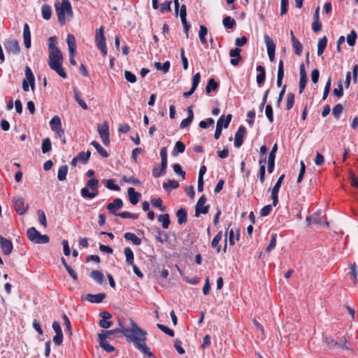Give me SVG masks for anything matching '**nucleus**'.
Masks as SVG:
<instances>
[{
	"instance_id": "bf43d9fd",
	"label": "nucleus",
	"mask_w": 358,
	"mask_h": 358,
	"mask_svg": "<svg viewBox=\"0 0 358 358\" xmlns=\"http://www.w3.org/2000/svg\"><path fill=\"white\" fill-rule=\"evenodd\" d=\"M48 50L49 52H51L52 50H59L58 47L55 45L57 42V38L55 36H52L48 39Z\"/></svg>"
},
{
	"instance_id": "37998d69",
	"label": "nucleus",
	"mask_w": 358,
	"mask_h": 358,
	"mask_svg": "<svg viewBox=\"0 0 358 358\" xmlns=\"http://www.w3.org/2000/svg\"><path fill=\"white\" fill-rule=\"evenodd\" d=\"M264 42L266 45L267 52L271 51V50H275V45L272 40L271 38H270L268 35H264Z\"/></svg>"
},
{
	"instance_id": "4d7b16f0",
	"label": "nucleus",
	"mask_w": 358,
	"mask_h": 358,
	"mask_svg": "<svg viewBox=\"0 0 358 358\" xmlns=\"http://www.w3.org/2000/svg\"><path fill=\"white\" fill-rule=\"evenodd\" d=\"M350 269H351V271H350L351 279L354 282L355 284H357L358 271L357 270V265L355 263H354L351 266Z\"/></svg>"
},
{
	"instance_id": "6e6d98bb",
	"label": "nucleus",
	"mask_w": 358,
	"mask_h": 358,
	"mask_svg": "<svg viewBox=\"0 0 358 358\" xmlns=\"http://www.w3.org/2000/svg\"><path fill=\"white\" fill-rule=\"evenodd\" d=\"M174 172L182 178V180L185 179V172L182 170L181 166L178 164H176L173 166Z\"/></svg>"
},
{
	"instance_id": "5fc2aeb1",
	"label": "nucleus",
	"mask_w": 358,
	"mask_h": 358,
	"mask_svg": "<svg viewBox=\"0 0 358 358\" xmlns=\"http://www.w3.org/2000/svg\"><path fill=\"white\" fill-rule=\"evenodd\" d=\"M37 215L38 217V221L44 227H47V221H46V217L44 211L43 210H38Z\"/></svg>"
},
{
	"instance_id": "338daca9",
	"label": "nucleus",
	"mask_w": 358,
	"mask_h": 358,
	"mask_svg": "<svg viewBox=\"0 0 358 358\" xmlns=\"http://www.w3.org/2000/svg\"><path fill=\"white\" fill-rule=\"evenodd\" d=\"M265 114L270 122L273 121V108L271 105H266L265 108Z\"/></svg>"
},
{
	"instance_id": "412c9836",
	"label": "nucleus",
	"mask_w": 358,
	"mask_h": 358,
	"mask_svg": "<svg viewBox=\"0 0 358 358\" xmlns=\"http://www.w3.org/2000/svg\"><path fill=\"white\" fill-rule=\"evenodd\" d=\"M23 40L24 46L29 48L31 47V32L27 23L24 24Z\"/></svg>"
},
{
	"instance_id": "49530a36",
	"label": "nucleus",
	"mask_w": 358,
	"mask_h": 358,
	"mask_svg": "<svg viewBox=\"0 0 358 358\" xmlns=\"http://www.w3.org/2000/svg\"><path fill=\"white\" fill-rule=\"evenodd\" d=\"M75 99L79 106L84 110H87L88 108L87 105L83 101V99L80 97L78 92L74 89Z\"/></svg>"
},
{
	"instance_id": "9d476101",
	"label": "nucleus",
	"mask_w": 358,
	"mask_h": 358,
	"mask_svg": "<svg viewBox=\"0 0 358 358\" xmlns=\"http://www.w3.org/2000/svg\"><path fill=\"white\" fill-rule=\"evenodd\" d=\"M206 199L202 196L197 201L195 207V216L199 217L200 214H207L208 212V206H204Z\"/></svg>"
},
{
	"instance_id": "dca6fc26",
	"label": "nucleus",
	"mask_w": 358,
	"mask_h": 358,
	"mask_svg": "<svg viewBox=\"0 0 358 358\" xmlns=\"http://www.w3.org/2000/svg\"><path fill=\"white\" fill-rule=\"evenodd\" d=\"M324 341L328 345L329 348H341L342 349H347L349 350L350 348L347 347L346 343L347 340L345 338L343 343H339L338 342H336L333 338H324Z\"/></svg>"
},
{
	"instance_id": "7c9ffc66",
	"label": "nucleus",
	"mask_w": 358,
	"mask_h": 358,
	"mask_svg": "<svg viewBox=\"0 0 358 358\" xmlns=\"http://www.w3.org/2000/svg\"><path fill=\"white\" fill-rule=\"evenodd\" d=\"M68 172V166L66 165L61 166L59 168L57 172V178L60 181H64L66 178V175Z\"/></svg>"
},
{
	"instance_id": "052dcab7",
	"label": "nucleus",
	"mask_w": 358,
	"mask_h": 358,
	"mask_svg": "<svg viewBox=\"0 0 358 358\" xmlns=\"http://www.w3.org/2000/svg\"><path fill=\"white\" fill-rule=\"evenodd\" d=\"M50 241V238L47 235H43L41 233L38 234V235L36 236V244H43L47 243Z\"/></svg>"
},
{
	"instance_id": "13d9d810",
	"label": "nucleus",
	"mask_w": 358,
	"mask_h": 358,
	"mask_svg": "<svg viewBox=\"0 0 358 358\" xmlns=\"http://www.w3.org/2000/svg\"><path fill=\"white\" fill-rule=\"evenodd\" d=\"M331 77H329L328 80L326 83V85L324 86L323 96H322V100H325L327 98L329 91H330V88H331Z\"/></svg>"
},
{
	"instance_id": "6e6552de",
	"label": "nucleus",
	"mask_w": 358,
	"mask_h": 358,
	"mask_svg": "<svg viewBox=\"0 0 358 358\" xmlns=\"http://www.w3.org/2000/svg\"><path fill=\"white\" fill-rule=\"evenodd\" d=\"M97 130L100 136L101 139L102 140L103 143L105 145H108L110 143L109 138V126L107 122H104L101 124H99L97 127Z\"/></svg>"
},
{
	"instance_id": "5701e85b",
	"label": "nucleus",
	"mask_w": 358,
	"mask_h": 358,
	"mask_svg": "<svg viewBox=\"0 0 358 358\" xmlns=\"http://www.w3.org/2000/svg\"><path fill=\"white\" fill-rule=\"evenodd\" d=\"M90 277L98 284L102 285L105 282L103 274L97 270H94L90 273Z\"/></svg>"
},
{
	"instance_id": "423d86ee",
	"label": "nucleus",
	"mask_w": 358,
	"mask_h": 358,
	"mask_svg": "<svg viewBox=\"0 0 358 358\" xmlns=\"http://www.w3.org/2000/svg\"><path fill=\"white\" fill-rule=\"evenodd\" d=\"M50 125L56 137L61 138L64 135V130L62 129L61 120L58 115H55L51 119Z\"/></svg>"
},
{
	"instance_id": "ea45409f",
	"label": "nucleus",
	"mask_w": 358,
	"mask_h": 358,
	"mask_svg": "<svg viewBox=\"0 0 358 358\" xmlns=\"http://www.w3.org/2000/svg\"><path fill=\"white\" fill-rule=\"evenodd\" d=\"M142 353L148 355L150 358L155 357L152 352L150 351V349L146 345L145 342L143 343V344H141L138 347H136Z\"/></svg>"
},
{
	"instance_id": "c85d7f7f",
	"label": "nucleus",
	"mask_w": 358,
	"mask_h": 358,
	"mask_svg": "<svg viewBox=\"0 0 358 358\" xmlns=\"http://www.w3.org/2000/svg\"><path fill=\"white\" fill-rule=\"evenodd\" d=\"M176 216L179 224L187 222V211L185 208H180L176 213Z\"/></svg>"
},
{
	"instance_id": "a211bd4d",
	"label": "nucleus",
	"mask_w": 358,
	"mask_h": 358,
	"mask_svg": "<svg viewBox=\"0 0 358 358\" xmlns=\"http://www.w3.org/2000/svg\"><path fill=\"white\" fill-rule=\"evenodd\" d=\"M246 131L245 128L243 126H241L237 132L235 134V138H234V145L236 148H239L242 145L243 142V136L245 135Z\"/></svg>"
},
{
	"instance_id": "b1692460",
	"label": "nucleus",
	"mask_w": 358,
	"mask_h": 358,
	"mask_svg": "<svg viewBox=\"0 0 358 358\" xmlns=\"http://www.w3.org/2000/svg\"><path fill=\"white\" fill-rule=\"evenodd\" d=\"M122 329H113V330H108V331H103L102 330L99 334H98V338L99 340H102V338L104 340H107V338H110V336L115 334V333H119V332H122L121 331Z\"/></svg>"
},
{
	"instance_id": "69168bd1",
	"label": "nucleus",
	"mask_w": 358,
	"mask_h": 358,
	"mask_svg": "<svg viewBox=\"0 0 358 358\" xmlns=\"http://www.w3.org/2000/svg\"><path fill=\"white\" fill-rule=\"evenodd\" d=\"M151 203L155 207L159 208L161 211H164L166 210L165 206H162V200L160 198L152 199L151 200Z\"/></svg>"
},
{
	"instance_id": "ddd939ff",
	"label": "nucleus",
	"mask_w": 358,
	"mask_h": 358,
	"mask_svg": "<svg viewBox=\"0 0 358 358\" xmlns=\"http://www.w3.org/2000/svg\"><path fill=\"white\" fill-rule=\"evenodd\" d=\"M123 206V202L120 199H115L112 203H108L106 208L109 213L113 215H118L117 211Z\"/></svg>"
},
{
	"instance_id": "f257e3e1",
	"label": "nucleus",
	"mask_w": 358,
	"mask_h": 358,
	"mask_svg": "<svg viewBox=\"0 0 358 358\" xmlns=\"http://www.w3.org/2000/svg\"><path fill=\"white\" fill-rule=\"evenodd\" d=\"M131 328L122 327L121 331L131 341L135 347H138L146 341L147 333L141 329L132 319H129Z\"/></svg>"
},
{
	"instance_id": "e433bc0d",
	"label": "nucleus",
	"mask_w": 358,
	"mask_h": 358,
	"mask_svg": "<svg viewBox=\"0 0 358 358\" xmlns=\"http://www.w3.org/2000/svg\"><path fill=\"white\" fill-rule=\"evenodd\" d=\"M159 222H162L164 229H168L170 224L169 214L160 215L158 217Z\"/></svg>"
},
{
	"instance_id": "0eeeda50",
	"label": "nucleus",
	"mask_w": 358,
	"mask_h": 358,
	"mask_svg": "<svg viewBox=\"0 0 358 358\" xmlns=\"http://www.w3.org/2000/svg\"><path fill=\"white\" fill-rule=\"evenodd\" d=\"M13 206L15 211L20 215L25 214L29 209V205L25 204L24 199L20 196L13 198Z\"/></svg>"
},
{
	"instance_id": "4468645a",
	"label": "nucleus",
	"mask_w": 358,
	"mask_h": 358,
	"mask_svg": "<svg viewBox=\"0 0 358 358\" xmlns=\"http://www.w3.org/2000/svg\"><path fill=\"white\" fill-rule=\"evenodd\" d=\"M201 80V75L199 73H196L193 76L192 78V85L191 89L188 92H185L183 93V96L185 98H189L196 90L199 82Z\"/></svg>"
},
{
	"instance_id": "4be33fe9",
	"label": "nucleus",
	"mask_w": 358,
	"mask_h": 358,
	"mask_svg": "<svg viewBox=\"0 0 358 358\" xmlns=\"http://www.w3.org/2000/svg\"><path fill=\"white\" fill-rule=\"evenodd\" d=\"M291 41L292 43V46L294 48V53L297 55H301L302 50H303V46L301 43L295 38L294 33L292 31H291Z\"/></svg>"
},
{
	"instance_id": "de8ad7c7",
	"label": "nucleus",
	"mask_w": 358,
	"mask_h": 358,
	"mask_svg": "<svg viewBox=\"0 0 358 358\" xmlns=\"http://www.w3.org/2000/svg\"><path fill=\"white\" fill-rule=\"evenodd\" d=\"M294 103V94L292 92L287 94L286 100V108L290 110Z\"/></svg>"
},
{
	"instance_id": "7ed1b4c3",
	"label": "nucleus",
	"mask_w": 358,
	"mask_h": 358,
	"mask_svg": "<svg viewBox=\"0 0 358 358\" xmlns=\"http://www.w3.org/2000/svg\"><path fill=\"white\" fill-rule=\"evenodd\" d=\"M55 10L58 20L62 24L66 23V15L69 18L73 17V10L69 0H62L61 3H55Z\"/></svg>"
},
{
	"instance_id": "f704fd0d",
	"label": "nucleus",
	"mask_w": 358,
	"mask_h": 358,
	"mask_svg": "<svg viewBox=\"0 0 358 358\" xmlns=\"http://www.w3.org/2000/svg\"><path fill=\"white\" fill-rule=\"evenodd\" d=\"M208 34V29L207 28L201 25L199 27V37L200 39V41L202 44H206L207 43L206 36Z\"/></svg>"
},
{
	"instance_id": "a19ab883",
	"label": "nucleus",
	"mask_w": 358,
	"mask_h": 358,
	"mask_svg": "<svg viewBox=\"0 0 358 358\" xmlns=\"http://www.w3.org/2000/svg\"><path fill=\"white\" fill-rule=\"evenodd\" d=\"M218 87V84L213 78H210L206 87V92L207 94H210L212 90H215Z\"/></svg>"
},
{
	"instance_id": "c9c22d12",
	"label": "nucleus",
	"mask_w": 358,
	"mask_h": 358,
	"mask_svg": "<svg viewBox=\"0 0 358 358\" xmlns=\"http://www.w3.org/2000/svg\"><path fill=\"white\" fill-rule=\"evenodd\" d=\"M42 16L45 20H50L52 15V10L50 6L45 4L41 8Z\"/></svg>"
},
{
	"instance_id": "58836bf2",
	"label": "nucleus",
	"mask_w": 358,
	"mask_h": 358,
	"mask_svg": "<svg viewBox=\"0 0 358 358\" xmlns=\"http://www.w3.org/2000/svg\"><path fill=\"white\" fill-rule=\"evenodd\" d=\"M99 342L100 346L107 352H113L115 351V348L110 345L106 340H104V338H102V340H99Z\"/></svg>"
},
{
	"instance_id": "72a5a7b5",
	"label": "nucleus",
	"mask_w": 358,
	"mask_h": 358,
	"mask_svg": "<svg viewBox=\"0 0 358 358\" xmlns=\"http://www.w3.org/2000/svg\"><path fill=\"white\" fill-rule=\"evenodd\" d=\"M39 233L34 227H31L27 230V235L31 242L36 243V236Z\"/></svg>"
},
{
	"instance_id": "f3484780",
	"label": "nucleus",
	"mask_w": 358,
	"mask_h": 358,
	"mask_svg": "<svg viewBox=\"0 0 358 358\" xmlns=\"http://www.w3.org/2000/svg\"><path fill=\"white\" fill-rule=\"evenodd\" d=\"M106 297V294L103 293H100L97 294H88L82 298L83 301H88L91 303H101Z\"/></svg>"
},
{
	"instance_id": "20e7f679",
	"label": "nucleus",
	"mask_w": 358,
	"mask_h": 358,
	"mask_svg": "<svg viewBox=\"0 0 358 358\" xmlns=\"http://www.w3.org/2000/svg\"><path fill=\"white\" fill-rule=\"evenodd\" d=\"M95 43L97 48L101 52L102 55L103 57H106L108 50L106 47L103 27H101L99 29L96 30L95 36Z\"/></svg>"
},
{
	"instance_id": "79ce46f5",
	"label": "nucleus",
	"mask_w": 358,
	"mask_h": 358,
	"mask_svg": "<svg viewBox=\"0 0 358 358\" xmlns=\"http://www.w3.org/2000/svg\"><path fill=\"white\" fill-rule=\"evenodd\" d=\"M170 62L169 61L165 62L163 64L160 62H156L155 66L157 70L162 71L164 73H167L170 69Z\"/></svg>"
},
{
	"instance_id": "2eb2a0df",
	"label": "nucleus",
	"mask_w": 358,
	"mask_h": 358,
	"mask_svg": "<svg viewBox=\"0 0 358 358\" xmlns=\"http://www.w3.org/2000/svg\"><path fill=\"white\" fill-rule=\"evenodd\" d=\"M241 50L239 48L231 49L229 51V56L232 58L230 60V63L233 66H237L239 62L241 60V56L240 55Z\"/></svg>"
},
{
	"instance_id": "3c124183",
	"label": "nucleus",
	"mask_w": 358,
	"mask_h": 358,
	"mask_svg": "<svg viewBox=\"0 0 358 358\" xmlns=\"http://www.w3.org/2000/svg\"><path fill=\"white\" fill-rule=\"evenodd\" d=\"M357 34L356 31L352 30L350 34L347 36V43L350 46H354L356 42Z\"/></svg>"
},
{
	"instance_id": "8fccbe9b",
	"label": "nucleus",
	"mask_w": 358,
	"mask_h": 358,
	"mask_svg": "<svg viewBox=\"0 0 358 358\" xmlns=\"http://www.w3.org/2000/svg\"><path fill=\"white\" fill-rule=\"evenodd\" d=\"M333 94H334V95L335 96H336L338 98H341V96H343V84H342V81L341 80H339L338 82V87L335 88L333 90Z\"/></svg>"
},
{
	"instance_id": "0e129e2a",
	"label": "nucleus",
	"mask_w": 358,
	"mask_h": 358,
	"mask_svg": "<svg viewBox=\"0 0 358 358\" xmlns=\"http://www.w3.org/2000/svg\"><path fill=\"white\" fill-rule=\"evenodd\" d=\"M122 179L124 182L129 183V184H132L134 185H138L141 183L140 180L138 179L134 178V177L127 178L125 176H123L122 177Z\"/></svg>"
},
{
	"instance_id": "393cba45",
	"label": "nucleus",
	"mask_w": 358,
	"mask_h": 358,
	"mask_svg": "<svg viewBox=\"0 0 358 358\" xmlns=\"http://www.w3.org/2000/svg\"><path fill=\"white\" fill-rule=\"evenodd\" d=\"M124 237L127 241H131L135 245H140L141 244V239L134 233L127 232L124 234Z\"/></svg>"
},
{
	"instance_id": "aec40b11",
	"label": "nucleus",
	"mask_w": 358,
	"mask_h": 358,
	"mask_svg": "<svg viewBox=\"0 0 358 358\" xmlns=\"http://www.w3.org/2000/svg\"><path fill=\"white\" fill-rule=\"evenodd\" d=\"M129 199L132 205H136L139 201L141 195L138 192H135L133 187H129L127 189Z\"/></svg>"
},
{
	"instance_id": "f03ea898",
	"label": "nucleus",
	"mask_w": 358,
	"mask_h": 358,
	"mask_svg": "<svg viewBox=\"0 0 358 358\" xmlns=\"http://www.w3.org/2000/svg\"><path fill=\"white\" fill-rule=\"evenodd\" d=\"M48 65L50 68L55 71L59 76L66 78L67 75L62 67L63 56L60 50H52L48 54Z\"/></svg>"
},
{
	"instance_id": "f8f14e48",
	"label": "nucleus",
	"mask_w": 358,
	"mask_h": 358,
	"mask_svg": "<svg viewBox=\"0 0 358 358\" xmlns=\"http://www.w3.org/2000/svg\"><path fill=\"white\" fill-rule=\"evenodd\" d=\"M299 75H300V79H299V92L300 94H301L303 92L304 88L306 87V85L307 83V80H308L304 64H301L300 65Z\"/></svg>"
},
{
	"instance_id": "39448f33",
	"label": "nucleus",
	"mask_w": 358,
	"mask_h": 358,
	"mask_svg": "<svg viewBox=\"0 0 358 358\" xmlns=\"http://www.w3.org/2000/svg\"><path fill=\"white\" fill-rule=\"evenodd\" d=\"M66 43L69 48V61L70 64L73 66L76 65V62L75 59V53L76 50V39L73 34H69L67 35Z\"/></svg>"
},
{
	"instance_id": "6ab92c4d",
	"label": "nucleus",
	"mask_w": 358,
	"mask_h": 358,
	"mask_svg": "<svg viewBox=\"0 0 358 358\" xmlns=\"http://www.w3.org/2000/svg\"><path fill=\"white\" fill-rule=\"evenodd\" d=\"M6 49L8 53L17 55L20 52V46L17 41H9L5 43Z\"/></svg>"
},
{
	"instance_id": "473e14b6",
	"label": "nucleus",
	"mask_w": 358,
	"mask_h": 358,
	"mask_svg": "<svg viewBox=\"0 0 358 358\" xmlns=\"http://www.w3.org/2000/svg\"><path fill=\"white\" fill-rule=\"evenodd\" d=\"M90 152H79L76 157H77V159L79 161V162H82L83 164H86L90 157Z\"/></svg>"
},
{
	"instance_id": "1a4fd4ad",
	"label": "nucleus",
	"mask_w": 358,
	"mask_h": 358,
	"mask_svg": "<svg viewBox=\"0 0 358 358\" xmlns=\"http://www.w3.org/2000/svg\"><path fill=\"white\" fill-rule=\"evenodd\" d=\"M26 79L22 82V89L24 91H29V84L32 90L34 88L35 78L29 67L27 66L25 69Z\"/></svg>"
},
{
	"instance_id": "a878e982",
	"label": "nucleus",
	"mask_w": 358,
	"mask_h": 358,
	"mask_svg": "<svg viewBox=\"0 0 358 358\" xmlns=\"http://www.w3.org/2000/svg\"><path fill=\"white\" fill-rule=\"evenodd\" d=\"M222 237V231H219L216 236L213 238L211 242L212 248L216 249V252L218 253L220 252L221 247L219 245V243Z\"/></svg>"
},
{
	"instance_id": "680f3d73",
	"label": "nucleus",
	"mask_w": 358,
	"mask_h": 358,
	"mask_svg": "<svg viewBox=\"0 0 358 358\" xmlns=\"http://www.w3.org/2000/svg\"><path fill=\"white\" fill-rule=\"evenodd\" d=\"M50 241V238L47 235H43L41 233L38 234V235L36 236V244H43L47 243Z\"/></svg>"
},
{
	"instance_id": "09e8293b",
	"label": "nucleus",
	"mask_w": 358,
	"mask_h": 358,
	"mask_svg": "<svg viewBox=\"0 0 358 358\" xmlns=\"http://www.w3.org/2000/svg\"><path fill=\"white\" fill-rule=\"evenodd\" d=\"M185 145L182 141H177L175 145L174 148V155H176L177 153H182L185 152Z\"/></svg>"
},
{
	"instance_id": "603ef678",
	"label": "nucleus",
	"mask_w": 358,
	"mask_h": 358,
	"mask_svg": "<svg viewBox=\"0 0 358 358\" xmlns=\"http://www.w3.org/2000/svg\"><path fill=\"white\" fill-rule=\"evenodd\" d=\"M179 187V183L178 181L174 180H169L167 182H164L163 184V187L165 189H167L169 188L171 189H176Z\"/></svg>"
},
{
	"instance_id": "bb28decb",
	"label": "nucleus",
	"mask_w": 358,
	"mask_h": 358,
	"mask_svg": "<svg viewBox=\"0 0 358 358\" xmlns=\"http://www.w3.org/2000/svg\"><path fill=\"white\" fill-rule=\"evenodd\" d=\"M327 45V38L326 36L321 38L317 43V55L320 56L324 51Z\"/></svg>"
},
{
	"instance_id": "774afa93",
	"label": "nucleus",
	"mask_w": 358,
	"mask_h": 358,
	"mask_svg": "<svg viewBox=\"0 0 358 358\" xmlns=\"http://www.w3.org/2000/svg\"><path fill=\"white\" fill-rule=\"evenodd\" d=\"M99 180L96 178L90 179L87 182V187L90 189H95L98 188Z\"/></svg>"
},
{
	"instance_id": "9b49d317",
	"label": "nucleus",
	"mask_w": 358,
	"mask_h": 358,
	"mask_svg": "<svg viewBox=\"0 0 358 358\" xmlns=\"http://www.w3.org/2000/svg\"><path fill=\"white\" fill-rule=\"evenodd\" d=\"M0 247L5 255H10L13 251V243L10 240L3 238L0 235Z\"/></svg>"
},
{
	"instance_id": "cd10ccee",
	"label": "nucleus",
	"mask_w": 358,
	"mask_h": 358,
	"mask_svg": "<svg viewBox=\"0 0 358 358\" xmlns=\"http://www.w3.org/2000/svg\"><path fill=\"white\" fill-rule=\"evenodd\" d=\"M91 145H93L96 150L97 152L103 157H107L108 156V152L104 149L97 141H93L91 142Z\"/></svg>"
},
{
	"instance_id": "2f4dec72",
	"label": "nucleus",
	"mask_w": 358,
	"mask_h": 358,
	"mask_svg": "<svg viewBox=\"0 0 358 358\" xmlns=\"http://www.w3.org/2000/svg\"><path fill=\"white\" fill-rule=\"evenodd\" d=\"M232 115L231 114L227 115L226 117L224 115H222L217 122H219L222 126V129L227 128L229 125V123L231 120Z\"/></svg>"
},
{
	"instance_id": "e2e57ef3",
	"label": "nucleus",
	"mask_w": 358,
	"mask_h": 358,
	"mask_svg": "<svg viewBox=\"0 0 358 358\" xmlns=\"http://www.w3.org/2000/svg\"><path fill=\"white\" fill-rule=\"evenodd\" d=\"M157 327L167 335L171 337L174 336V331L172 329L167 327L166 326L162 324H157Z\"/></svg>"
},
{
	"instance_id": "a18cd8bd",
	"label": "nucleus",
	"mask_w": 358,
	"mask_h": 358,
	"mask_svg": "<svg viewBox=\"0 0 358 358\" xmlns=\"http://www.w3.org/2000/svg\"><path fill=\"white\" fill-rule=\"evenodd\" d=\"M105 186L111 190L119 191L120 189V187L115 184V180L109 179L103 181Z\"/></svg>"
},
{
	"instance_id": "864d4df0",
	"label": "nucleus",
	"mask_w": 358,
	"mask_h": 358,
	"mask_svg": "<svg viewBox=\"0 0 358 358\" xmlns=\"http://www.w3.org/2000/svg\"><path fill=\"white\" fill-rule=\"evenodd\" d=\"M343 110V106L341 103H338L333 108L332 113L336 119H338Z\"/></svg>"
},
{
	"instance_id": "4c0bfd02",
	"label": "nucleus",
	"mask_w": 358,
	"mask_h": 358,
	"mask_svg": "<svg viewBox=\"0 0 358 358\" xmlns=\"http://www.w3.org/2000/svg\"><path fill=\"white\" fill-rule=\"evenodd\" d=\"M52 145H51V141L49 138H45L42 141V152L43 153H47L51 150Z\"/></svg>"
},
{
	"instance_id": "c756f323",
	"label": "nucleus",
	"mask_w": 358,
	"mask_h": 358,
	"mask_svg": "<svg viewBox=\"0 0 358 358\" xmlns=\"http://www.w3.org/2000/svg\"><path fill=\"white\" fill-rule=\"evenodd\" d=\"M124 252L126 257V262L129 265H132L134 264V253L130 248H125L124 250Z\"/></svg>"
},
{
	"instance_id": "c03bdc74",
	"label": "nucleus",
	"mask_w": 358,
	"mask_h": 358,
	"mask_svg": "<svg viewBox=\"0 0 358 358\" xmlns=\"http://www.w3.org/2000/svg\"><path fill=\"white\" fill-rule=\"evenodd\" d=\"M222 24L227 29H232L236 24V21L231 17L226 16L222 20Z\"/></svg>"
}]
</instances>
